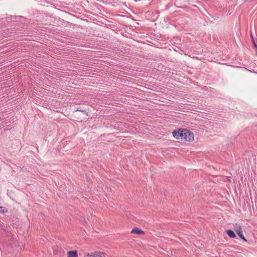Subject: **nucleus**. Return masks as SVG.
I'll use <instances>...</instances> for the list:
<instances>
[{
	"instance_id": "nucleus-1",
	"label": "nucleus",
	"mask_w": 257,
	"mask_h": 257,
	"mask_svg": "<svg viewBox=\"0 0 257 257\" xmlns=\"http://www.w3.org/2000/svg\"><path fill=\"white\" fill-rule=\"evenodd\" d=\"M182 141H191L194 139L193 134L186 129L182 130Z\"/></svg>"
},
{
	"instance_id": "nucleus-2",
	"label": "nucleus",
	"mask_w": 257,
	"mask_h": 257,
	"mask_svg": "<svg viewBox=\"0 0 257 257\" xmlns=\"http://www.w3.org/2000/svg\"><path fill=\"white\" fill-rule=\"evenodd\" d=\"M85 257H105V253L101 251H95L92 253H87L84 255Z\"/></svg>"
},
{
	"instance_id": "nucleus-3",
	"label": "nucleus",
	"mask_w": 257,
	"mask_h": 257,
	"mask_svg": "<svg viewBox=\"0 0 257 257\" xmlns=\"http://www.w3.org/2000/svg\"><path fill=\"white\" fill-rule=\"evenodd\" d=\"M182 135V130H179L177 131H174L173 132V137L178 140H182V137H181Z\"/></svg>"
},
{
	"instance_id": "nucleus-4",
	"label": "nucleus",
	"mask_w": 257,
	"mask_h": 257,
	"mask_svg": "<svg viewBox=\"0 0 257 257\" xmlns=\"http://www.w3.org/2000/svg\"><path fill=\"white\" fill-rule=\"evenodd\" d=\"M132 233H136L138 234H144L145 232L138 227L134 228L131 231Z\"/></svg>"
},
{
	"instance_id": "nucleus-5",
	"label": "nucleus",
	"mask_w": 257,
	"mask_h": 257,
	"mask_svg": "<svg viewBox=\"0 0 257 257\" xmlns=\"http://www.w3.org/2000/svg\"><path fill=\"white\" fill-rule=\"evenodd\" d=\"M67 257H78V252L77 250L68 251L67 252Z\"/></svg>"
},
{
	"instance_id": "nucleus-6",
	"label": "nucleus",
	"mask_w": 257,
	"mask_h": 257,
	"mask_svg": "<svg viewBox=\"0 0 257 257\" xmlns=\"http://www.w3.org/2000/svg\"><path fill=\"white\" fill-rule=\"evenodd\" d=\"M226 233L231 238H234L235 237V233H234V232L232 230H231L230 229L227 230Z\"/></svg>"
},
{
	"instance_id": "nucleus-7",
	"label": "nucleus",
	"mask_w": 257,
	"mask_h": 257,
	"mask_svg": "<svg viewBox=\"0 0 257 257\" xmlns=\"http://www.w3.org/2000/svg\"><path fill=\"white\" fill-rule=\"evenodd\" d=\"M235 231H236V233L237 232H238L239 231H242L241 227L240 225L238 224H235Z\"/></svg>"
},
{
	"instance_id": "nucleus-8",
	"label": "nucleus",
	"mask_w": 257,
	"mask_h": 257,
	"mask_svg": "<svg viewBox=\"0 0 257 257\" xmlns=\"http://www.w3.org/2000/svg\"><path fill=\"white\" fill-rule=\"evenodd\" d=\"M237 234L239 236V237L241 238L242 240L246 241V239L243 234L242 231H239L237 233Z\"/></svg>"
},
{
	"instance_id": "nucleus-9",
	"label": "nucleus",
	"mask_w": 257,
	"mask_h": 257,
	"mask_svg": "<svg viewBox=\"0 0 257 257\" xmlns=\"http://www.w3.org/2000/svg\"><path fill=\"white\" fill-rule=\"evenodd\" d=\"M252 42L254 48L257 50V42H256L254 38H252Z\"/></svg>"
},
{
	"instance_id": "nucleus-10",
	"label": "nucleus",
	"mask_w": 257,
	"mask_h": 257,
	"mask_svg": "<svg viewBox=\"0 0 257 257\" xmlns=\"http://www.w3.org/2000/svg\"><path fill=\"white\" fill-rule=\"evenodd\" d=\"M250 37H251L252 40V38H254L251 32H250Z\"/></svg>"
}]
</instances>
